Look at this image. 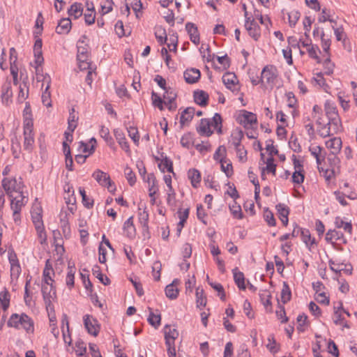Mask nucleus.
Segmentation results:
<instances>
[{
    "label": "nucleus",
    "instance_id": "f257e3e1",
    "mask_svg": "<svg viewBox=\"0 0 357 357\" xmlns=\"http://www.w3.org/2000/svg\"><path fill=\"white\" fill-rule=\"evenodd\" d=\"M328 122L324 120L323 126L317 128V132L321 137H326L337 133L341 128V121L334 103L326 101L324 105Z\"/></svg>",
    "mask_w": 357,
    "mask_h": 357
},
{
    "label": "nucleus",
    "instance_id": "f03ea898",
    "mask_svg": "<svg viewBox=\"0 0 357 357\" xmlns=\"http://www.w3.org/2000/svg\"><path fill=\"white\" fill-rule=\"evenodd\" d=\"M33 223L37 231L40 244L46 243V234L42 220V208L38 204H34L31 211Z\"/></svg>",
    "mask_w": 357,
    "mask_h": 357
},
{
    "label": "nucleus",
    "instance_id": "7ed1b4c3",
    "mask_svg": "<svg viewBox=\"0 0 357 357\" xmlns=\"http://www.w3.org/2000/svg\"><path fill=\"white\" fill-rule=\"evenodd\" d=\"M277 68L271 65L266 66L261 73V83L266 88L272 89L278 81Z\"/></svg>",
    "mask_w": 357,
    "mask_h": 357
},
{
    "label": "nucleus",
    "instance_id": "20e7f679",
    "mask_svg": "<svg viewBox=\"0 0 357 357\" xmlns=\"http://www.w3.org/2000/svg\"><path fill=\"white\" fill-rule=\"evenodd\" d=\"M2 185L8 196L11 194L19 192L20 190L23 189V183L21 178L18 179L16 178H6L2 181Z\"/></svg>",
    "mask_w": 357,
    "mask_h": 357
},
{
    "label": "nucleus",
    "instance_id": "39448f33",
    "mask_svg": "<svg viewBox=\"0 0 357 357\" xmlns=\"http://www.w3.org/2000/svg\"><path fill=\"white\" fill-rule=\"evenodd\" d=\"M83 321L87 332L94 337H96L100 330V325L99 324L98 321L90 314L84 315Z\"/></svg>",
    "mask_w": 357,
    "mask_h": 357
},
{
    "label": "nucleus",
    "instance_id": "423d86ee",
    "mask_svg": "<svg viewBox=\"0 0 357 357\" xmlns=\"http://www.w3.org/2000/svg\"><path fill=\"white\" fill-rule=\"evenodd\" d=\"M237 121L246 128H252L257 124V116L252 112L242 110L237 117Z\"/></svg>",
    "mask_w": 357,
    "mask_h": 357
},
{
    "label": "nucleus",
    "instance_id": "0eeeda50",
    "mask_svg": "<svg viewBox=\"0 0 357 357\" xmlns=\"http://www.w3.org/2000/svg\"><path fill=\"white\" fill-rule=\"evenodd\" d=\"M13 91L10 80L6 81L1 86V102L5 105H8L12 102Z\"/></svg>",
    "mask_w": 357,
    "mask_h": 357
},
{
    "label": "nucleus",
    "instance_id": "6e6552de",
    "mask_svg": "<svg viewBox=\"0 0 357 357\" xmlns=\"http://www.w3.org/2000/svg\"><path fill=\"white\" fill-rule=\"evenodd\" d=\"M163 331L166 345L174 344V342L178 338L179 335L178 331L176 328L175 326L166 325L164 327Z\"/></svg>",
    "mask_w": 357,
    "mask_h": 357
},
{
    "label": "nucleus",
    "instance_id": "1a4fd4ad",
    "mask_svg": "<svg viewBox=\"0 0 357 357\" xmlns=\"http://www.w3.org/2000/svg\"><path fill=\"white\" fill-rule=\"evenodd\" d=\"M42 294L47 307L51 305L52 301L56 296L55 287L53 284H43Z\"/></svg>",
    "mask_w": 357,
    "mask_h": 357
},
{
    "label": "nucleus",
    "instance_id": "9d476101",
    "mask_svg": "<svg viewBox=\"0 0 357 357\" xmlns=\"http://www.w3.org/2000/svg\"><path fill=\"white\" fill-rule=\"evenodd\" d=\"M245 26L249 35L255 40H257L261 33L259 26L255 20H250V17H248L245 21Z\"/></svg>",
    "mask_w": 357,
    "mask_h": 357
},
{
    "label": "nucleus",
    "instance_id": "9b49d317",
    "mask_svg": "<svg viewBox=\"0 0 357 357\" xmlns=\"http://www.w3.org/2000/svg\"><path fill=\"white\" fill-rule=\"evenodd\" d=\"M222 82L225 86L232 91H235L238 89L237 86L238 79L234 73H226L222 76Z\"/></svg>",
    "mask_w": 357,
    "mask_h": 357
},
{
    "label": "nucleus",
    "instance_id": "f8f14e48",
    "mask_svg": "<svg viewBox=\"0 0 357 357\" xmlns=\"http://www.w3.org/2000/svg\"><path fill=\"white\" fill-rule=\"evenodd\" d=\"M50 82H51L50 77L47 75L44 76L43 86L44 85L45 83H46L47 85L45 86L44 91L42 93L41 98H42V102H43V105L47 107L52 106L51 95H50V92L49 91L50 87Z\"/></svg>",
    "mask_w": 357,
    "mask_h": 357
},
{
    "label": "nucleus",
    "instance_id": "ddd939ff",
    "mask_svg": "<svg viewBox=\"0 0 357 357\" xmlns=\"http://www.w3.org/2000/svg\"><path fill=\"white\" fill-rule=\"evenodd\" d=\"M24 148L28 151H31L34 143L33 127H24Z\"/></svg>",
    "mask_w": 357,
    "mask_h": 357
},
{
    "label": "nucleus",
    "instance_id": "4468645a",
    "mask_svg": "<svg viewBox=\"0 0 357 357\" xmlns=\"http://www.w3.org/2000/svg\"><path fill=\"white\" fill-rule=\"evenodd\" d=\"M54 275V271L52 268V265L50 263V260H47L45 263V266L43 273V284H53L54 283V280L53 279V276Z\"/></svg>",
    "mask_w": 357,
    "mask_h": 357
},
{
    "label": "nucleus",
    "instance_id": "2eb2a0df",
    "mask_svg": "<svg viewBox=\"0 0 357 357\" xmlns=\"http://www.w3.org/2000/svg\"><path fill=\"white\" fill-rule=\"evenodd\" d=\"M176 94L170 89L165 90L163 95L164 104L167 105L169 110L175 109L176 107L174 100L176 99Z\"/></svg>",
    "mask_w": 357,
    "mask_h": 357
},
{
    "label": "nucleus",
    "instance_id": "dca6fc26",
    "mask_svg": "<svg viewBox=\"0 0 357 357\" xmlns=\"http://www.w3.org/2000/svg\"><path fill=\"white\" fill-rule=\"evenodd\" d=\"M326 146L332 155H337L342 148V140L339 137H333L326 142Z\"/></svg>",
    "mask_w": 357,
    "mask_h": 357
},
{
    "label": "nucleus",
    "instance_id": "f3484780",
    "mask_svg": "<svg viewBox=\"0 0 357 357\" xmlns=\"http://www.w3.org/2000/svg\"><path fill=\"white\" fill-rule=\"evenodd\" d=\"M179 284L180 281L178 279H174L171 284L166 287L165 294L167 298L173 300L178 297L179 293L178 286Z\"/></svg>",
    "mask_w": 357,
    "mask_h": 357
},
{
    "label": "nucleus",
    "instance_id": "a211bd4d",
    "mask_svg": "<svg viewBox=\"0 0 357 357\" xmlns=\"http://www.w3.org/2000/svg\"><path fill=\"white\" fill-rule=\"evenodd\" d=\"M26 314H24V313H22V314H17V313H15V314H13L8 322H7V325L8 327H12V328H15L16 329H20L21 328V326L22 325V323L24 321H22V318H25L26 317Z\"/></svg>",
    "mask_w": 357,
    "mask_h": 357
},
{
    "label": "nucleus",
    "instance_id": "6ab92c4d",
    "mask_svg": "<svg viewBox=\"0 0 357 357\" xmlns=\"http://www.w3.org/2000/svg\"><path fill=\"white\" fill-rule=\"evenodd\" d=\"M201 73L198 69H188L184 72V78L187 83L194 84L200 78Z\"/></svg>",
    "mask_w": 357,
    "mask_h": 357
},
{
    "label": "nucleus",
    "instance_id": "aec40b11",
    "mask_svg": "<svg viewBox=\"0 0 357 357\" xmlns=\"http://www.w3.org/2000/svg\"><path fill=\"white\" fill-rule=\"evenodd\" d=\"M185 29L188 31L190 40L195 45L199 43V34L197 30V27L191 22H188L185 24Z\"/></svg>",
    "mask_w": 357,
    "mask_h": 357
},
{
    "label": "nucleus",
    "instance_id": "412c9836",
    "mask_svg": "<svg viewBox=\"0 0 357 357\" xmlns=\"http://www.w3.org/2000/svg\"><path fill=\"white\" fill-rule=\"evenodd\" d=\"M123 231L129 238H134L136 235V229L133 223V217H130L123 224Z\"/></svg>",
    "mask_w": 357,
    "mask_h": 357
},
{
    "label": "nucleus",
    "instance_id": "4be33fe9",
    "mask_svg": "<svg viewBox=\"0 0 357 357\" xmlns=\"http://www.w3.org/2000/svg\"><path fill=\"white\" fill-rule=\"evenodd\" d=\"M211 123L209 119H202L200 121V124L197 128V132L201 135L210 136L213 133V130L211 129Z\"/></svg>",
    "mask_w": 357,
    "mask_h": 357
},
{
    "label": "nucleus",
    "instance_id": "5701e85b",
    "mask_svg": "<svg viewBox=\"0 0 357 357\" xmlns=\"http://www.w3.org/2000/svg\"><path fill=\"white\" fill-rule=\"evenodd\" d=\"M276 209L279 214V218L284 226L288 224V215L289 214V208L284 204H278L276 205Z\"/></svg>",
    "mask_w": 357,
    "mask_h": 357
},
{
    "label": "nucleus",
    "instance_id": "b1692460",
    "mask_svg": "<svg viewBox=\"0 0 357 357\" xmlns=\"http://www.w3.org/2000/svg\"><path fill=\"white\" fill-rule=\"evenodd\" d=\"M42 45V40L40 38L36 39L33 46V53L36 58L35 61L38 66L41 65V63L43 62Z\"/></svg>",
    "mask_w": 357,
    "mask_h": 357
},
{
    "label": "nucleus",
    "instance_id": "393cba45",
    "mask_svg": "<svg viewBox=\"0 0 357 357\" xmlns=\"http://www.w3.org/2000/svg\"><path fill=\"white\" fill-rule=\"evenodd\" d=\"M71 24V21L69 18H63L59 22L56 28V32L59 34H66L70 31Z\"/></svg>",
    "mask_w": 357,
    "mask_h": 357
},
{
    "label": "nucleus",
    "instance_id": "a878e982",
    "mask_svg": "<svg viewBox=\"0 0 357 357\" xmlns=\"http://www.w3.org/2000/svg\"><path fill=\"white\" fill-rule=\"evenodd\" d=\"M24 127H33V115L30 104L26 102L25 107L23 110Z\"/></svg>",
    "mask_w": 357,
    "mask_h": 357
},
{
    "label": "nucleus",
    "instance_id": "bb28decb",
    "mask_svg": "<svg viewBox=\"0 0 357 357\" xmlns=\"http://www.w3.org/2000/svg\"><path fill=\"white\" fill-rule=\"evenodd\" d=\"M93 177L100 185L102 186H106L109 183L110 179L109 176L107 173L103 172L100 169L93 172Z\"/></svg>",
    "mask_w": 357,
    "mask_h": 357
},
{
    "label": "nucleus",
    "instance_id": "cd10ccee",
    "mask_svg": "<svg viewBox=\"0 0 357 357\" xmlns=\"http://www.w3.org/2000/svg\"><path fill=\"white\" fill-rule=\"evenodd\" d=\"M195 102L200 106H206L208 103V95L204 91H198L194 93Z\"/></svg>",
    "mask_w": 357,
    "mask_h": 357
},
{
    "label": "nucleus",
    "instance_id": "c85d7f7f",
    "mask_svg": "<svg viewBox=\"0 0 357 357\" xmlns=\"http://www.w3.org/2000/svg\"><path fill=\"white\" fill-rule=\"evenodd\" d=\"M10 295L9 291L3 288L0 291V304L3 311H6L10 305Z\"/></svg>",
    "mask_w": 357,
    "mask_h": 357
},
{
    "label": "nucleus",
    "instance_id": "c756f323",
    "mask_svg": "<svg viewBox=\"0 0 357 357\" xmlns=\"http://www.w3.org/2000/svg\"><path fill=\"white\" fill-rule=\"evenodd\" d=\"M195 109L193 107H187L181 114L180 123L182 126L190 122L195 114Z\"/></svg>",
    "mask_w": 357,
    "mask_h": 357
},
{
    "label": "nucleus",
    "instance_id": "7c9ffc66",
    "mask_svg": "<svg viewBox=\"0 0 357 357\" xmlns=\"http://www.w3.org/2000/svg\"><path fill=\"white\" fill-rule=\"evenodd\" d=\"M76 272V268L75 266H71L69 263L68 267V273L66 278V284L69 289H72L74 287L75 274Z\"/></svg>",
    "mask_w": 357,
    "mask_h": 357
},
{
    "label": "nucleus",
    "instance_id": "2f4dec72",
    "mask_svg": "<svg viewBox=\"0 0 357 357\" xmlns=\"http://www.w3.org/2000/svg\"><path fill=\"white\" fill-rule=\"evenodd\" d=\"M233 273L234 282L238 287L240 289L245 290L246 287L245 284L244 274L241 271H238L237 268L233 270Z\"/></svg>",
    "mask_w": 357,
    "mask_h": 357
},
{
    "label": "nucleus",
    "instance_id": "473e14b6",
    "mask_svg": "<svg viewBox=\"0 0 357 357\" xmlns=\"http://www.w3.org/2000/svg\"><path fill=\"white\" fill-rule=\"evenodd\" d=\"M68 15L75 19L79 18L83 13V7L81 3H74L68 10Z\"/></svg>",
    "mask_w": 357,
    "mask_h": 357
},
{
    "label": "nucleus",
    "instance_id": "72a5a7b5",
    "mask_svg": "<svg viewBox=\"0 0 357 357\" xmlns=\"http://www.w3.org/2000/svg\"><path fill=\"white\" fill-rule=\"evenodd\" d=\"M177 213H178V218H179V222L177 226V231H178V232L180 233L181 229H183L188 218L189 209L185 208L183 211L180 209V210H178Z\"/></svg>",
    "mask_w": 357,
    "mask_h": 357
},
{
    "label": "nucleus",
    "instance_id": "f704fd0d",
    "mask_svg": "<svg viewBox=\"0 0 357 357\" xmlns=\"http://www.w3.org/2000/svg\"><path fill=\"white\" fill-rule=\"evenodd\" d=\"M312 116L316 119V123L318 126L317 128L324 126V120L322 116V109L321 107L317 105L313 107Z\"/></svg>",
    "mask_w": 357,
    "mask_h": 357
},
{
    "label": "nucleus",
    "instance_id": "c9c22d12",
    "mask_svg": "<svg viewBox=\"0 0 357 357\" xmlns=\"http://www.w3.org/2000/svg\"><path fill=\"white\" fill-rule=\"evenodd\" d=\"M22 319L24 321L21 326V328H23L28 334H33L34 333V322L33 319L28 315L26 317Z\"/></svg>",
    "mask_w": 357,
    "mask_h": 357
},
{
    "label": "nucleus",
    "instance_id": "e433bc0d",
    "mask_svg": "<svg viewBox=\"0 0 357 357\" xmlns=\"http://www.w3.org/2000/svg\"><path fill=\"white\" fill-rule=\"evenodd\" d=\"M188 178L191 181L192 185L194 188H197V185L201 181V175L198 170L197 169H190L188 172Z\"/></svg>",
    "mask_w": 357,
    "mask_h": 357
},
{
    "label": "nucleus",
    "instance_id": "4c0bfd02",
    "mask_svg": "<svg viewBox=\"0 0 357 357\" xmlns=\"http://www.w3.org/2000/svg\"><path fill=\"white\" fill-rule=\"evenodd\" d=\"M196 303L197 307H205L206 305V297L204 296V289L199 287L196 289Z\"/></svg>",
    "mask_w": 357,
    "mask_h": 357
},
{
    "label": "nucleus",
    "instance_id": "58836bf2",
    "mask_svg": "<svg viewBox=\"0 0 357 357\" xmlns=\"http://www.w3.org/2000/svg\"><path fill=\"white\" fill-rule=\"evenodd\" d=\"M78 116L75 114V109L72 108L70 110L69 117L68 119V129L73 132L77 126Z\"/></svg>",
    "mask_w": 357,
    "mask_h": 357
},
{
    "label": "nucleus",
    "instance_id": "ea45409f",
    "mask_svg": "<svg viewBox=\"0 0 357 357\" xmlns=\"http://www.w3.org/2000/svg\"><path fill=\"white\" fill-rule=\"evenodd\" d=\"M342 303H340L337 306H334L333 322L336 325H342L344 321V318L342 316Z\"/></svg>",
    "mask_w": 357,
    "mask_h": 357
},
{
    "label": "nucleus",
    "instance_id": "a19ab883",
    "mask_svg": "<svg viewBox=\"0 0 357 357\" xmlns=\"http://www.w3.org/2000/svg\"><path fill=\"white\" fill-rule=\"evenodd\" d=\"M149 316L148 317V322L153 326L155 328H158V327L160 325L161 317L160 314H155L152 309L149 307Z\"/></svg>",
    "mask_w": 357,
    "mask_h": 357
},
{
    "label": "nucleus",
    "instance_id": "79ce46f5",
    "mask_svg": "<svg viewBox=\"0 0 357 357\" xmlns=\"http://www.w3.org/2000/svg\"><path fill=\"white\" fill-rule=\"evenodd\" d=\"M29 96V87L27 86V83L25 82H23L22 84H20L19 86V93H18V101L22 102L24 100H26L28 98Z\"/></svg>",
    "mask_w": 357,
    "mask_h": 357
},
{
    "label": "nucleus",
    "instance_id": "37998d69",
    "mask_svg": "<svg viewBox=\"0 0 357 357\" xmlns=\"http://www.w3.org/2000/svg\"><path fill=\"white\" fill-rule=\"evenodd\" d=\"M221 164V169L226 174L227 177H229L233 174L232 165L230 161H227L225 158H221L220 160Z\"/></svg>",
    "mask_w": 357,
    "mask_h": 357
},
{
    "label": "nucleus",
    "instance_id": "c03bdc74",
    "mask_svg": "<svg viewBox=\"0 0 357 357\" xmlns=\"http://www.w3.org/2000/svg\"><path fill=\"white\" fill-rule=\"evenodd\" d=\"M291 293L290 288L287 282L283 283L282 289L281 291V301L283 303H286L290 301Z\"/></svg>",
    "mask_w": 357,
    "mask_h": 357
},
{
    "label": "nucleus",
    "instance_id": "a18cd8bd",
    "mask_svg": "<svg viewBox=\"0 0 357 357\" xmlns=\"http://www.w3.org/2000/svg\"><path fill=\"white\" fill-rule=\"evenodd\" d=\"M92 8L88 7L86 12L84 13V20L86 24L91 25L94 23L96 14L93 3H91Z\"/></svg>",
    "mask_w": 357,
    "mask_h": 357
},
{
    "label": "nucleus",
    "instance_id": "49530a36",
    "mask_svg": "<svg viewBox=\"0 0 357 357\" xmlns=\"http://www.w3.org/2000/svg\"><path fill=\"white\" fill-rule=\"evenodd\" d=\"M268 344H266L267 349L272 354H275L279 351V345L277 344L273 335H270L268 337Z\"/></svg>",
    "mask_w": 357,
    "mask_h": 357
},
{
    "label": "nucleus",
    "instance_id": "de8ad7c7",
    "mask_svg": "<svg viewBox=\"0 0 357 357\" xmlns=\"http://www.w3.org/2000/svg\"><path fill=\"white\" fill-rule=\"evenodd\" d=\"M232 137V144L234 145V148H240L241 146V141L242 138L243 137V133L240 130H236L233 132L231 135Z\"/></svg>",
    "mask_w": 357,
    "mask_h": 357
},
{
    "label": "nucleus",
    "instance_id": "09e8293b",
    "mask_svg": "<svg viewBox=\"0 0 357 357\" xmlns=\"http://www.w3.org/2000/svg\"><path fill=\"white\" fill-rule=\"evenodd\" d=\"M138 219L140 225H142L144 230L148 231L149 229V213L146 211L139 212L138 214Z\"/></svg>",
    "mask_w": 357,
    "mask_h": 357
},
{
    "label": "nucleus",
    "instance_id": "8fccbe9b",
    "mask_svg": "<svg viewBox=\"0 0 357 357\" xmlns=\"http://www.w3.org/2000/svg\"><path fill=\"white\" fill-rule=\"evenodd\" d=\"M155 36L157 39V41L160 44L163 45L167 41V34L166 31L164 29L161 27H158L155 31Z\"/></svg>",
    "mask_w": 357,
    "mask_h": 357
},
{
    "label": "nucleus",
    "instance_id": "3c124183",
    "mask_svg": "<svg viewBox=\"0 0 357 357\" xmlns=\"http://www.w3.org/2000/svg\"><path fill=\"white\" fill-rule=\"evenodd\" d=\"M115 137L121 149L126 152H129V145L123 134L116 132Z\"/></svg>",
    "mask_w": 357,
    "mask_h": 357
},
{
    "label": "nucleus",
    "instance_id": "603ef678",
    "mask_svg": "<svg viewBox=\"0 0 357 357\" xmlns=\"http://www.w3.org/2000/svg\"><path fill=\"white\" fill-rule=\"evenodd\" d=\"M342 234L335 229H330L326 234L325 239L328 243H333L334 241H337L340 238Z\"/></svg>",
    "mask_w": 357,
    "mask_h": 357
},
{
    "label": "nucleus",
    "instance_id": "864d4df0",
    "mask_svg": "<svg viewBox=\"0 0 357 357\" xmlns=\"http://www.w3.org/2000/svg\"><path fill=\"white\" fill-rule=\"evenodd\" d=\"M28 201V198H21L20 201L10 199V207L13 211H21L22 206H24Z\"/></svg>",
    "mask_w": 357,
    "mask_h": 357
},
{
    "label": "nucleus",
    "instance_id": "5fc2aeb1",
    "mask_svg": "<svg viewBox=\"0 0 357 357\" xmlns=\"http://www.w3.org/2000/svg\"><path fill=\"white\" fill-rule=\"evenodd\" d=\"M181 144L183 147L190 149L193 145V137L190 133L185 134L181 139Z\"/></svg>",
    "mask_w": 357,
    "mask_h": 357
},
{
    "label": "nucleus",
    "instance_id": "6e6d98bb",
    "mask_svg": "<svg viewBox=\"0 0 357 357\" xmlns=\"http://www.w3.org/2000/svg\"><path fill=\"white\" fill-rule=\"evenodd\" d=\"M159 168L163 172L167 170L169 172L174 173L172 162L167 158H165L161 161V162L159 164Z\"/></svg>",
    "mask_w": 357,
    "mask_h": 357
},
{
    "label": "nucleus",
    "instance_id": "4d7b16f0",
    "mask_svg": "<svg viewBox=\"0 0 357 357\" xmlns=\"http://www.w3.org/2000/svg\"><path fill=\"white\" fill-rule=\"evenodd\" d=\"M335 225L337 228H342L344 231L348 234H351L352 226L351 223L345 222L342 219L337 218L335 220Z\"/></svg>",
    "mask_w": 357,
    "mask_h": 357
},
{
    "label": "nucleus",
    "instance_id": "13d9d810",
    "mask_svg": "<svg viewBox=\"0 0 357 357\" xmlns=\"http://www.w3.org/2000/svg\"><path fill=\"white\" fill-rule=\"evenodd\" d=\"M264 171H266L268 173H272L273 175L275 174L276 165L274 164V159L273 157L267 158L266 166L262 171V176L264 175Z\"/></svg>",
    "mask_w": 357,
    "mask_h": 357
},
{
    "label": "nucleus",
    "instance_id": "bf43d9fd",
    "mask_svg": "<svg viewBox=\"0 0 357 357\" xmlns=\"http://www.w3.org/2000/svg\"><path fill=\"white\" fill-rule=\"evenodd\" d=\"M264 218L269 226L273 227L276 225V221L273 213L270 210H268V208L264 209Z\"/></svg>",
    "mask_w": 357,
    "mask_h": 357
},
{
    "label": "nucleus",
    "instance_id": "052dcab7",
    "mask_svg": "<svg viewBox=\"0 0 357 357\" xmlns=\"http://www.w3.org/2000/svg\"><path fill=\"white\" fill-rule=\"evenodd\" d=\"M309 151H310L311 154L316 158L317 163L318 165L321 164V154L322 151V148L319 146H310Z\"/></svg>",
    "mask_w": 357,
    "mask_h": 357
},
{
    "label": "nucleus",
    "instance_id": "680f3d73",
    "mask_svg": "<svg viewBox=\"0 0 357 357\" xmlns=\"http://www.w3.org/2000/svg\"><path fill=\"white\" fill-rule=\"evenodd\" d=\"M124 174L126 179L128 180V182L131 186H132L136 182V176L135 173L130 167H126L124 169Z\"/></svg>",
    "mask_w": 357,
    "mask_h": 357
},
{
    "label": "nucleus",
    "instance_id": "e2e57ef3",
    "mask_svg": "<svg viewBox=\"0 0 357 357\" xmlns=\"http://www.w3.org/2000/svg\"><path fill=\"white\" fill-rule=\"evenodd\" d=\"M302 239L307 247L312 245L314 243V238L311 237L308 230H303L301 231Z\"/></svg>",
    "mask_w": 357,
    "mask_h": 357
},
{
    "label": "nucleus",
    "instance_id": "0e129e2a",
    "mask_svg": "<svg viewBox=\"0 0 357 357\" xmlns=\"http://www.w3.org/2000/svg\"><path fill=\"white\" fill-rule=\"evenodd\" d=\"M152 100H153V105L155 107H157L160 110H163V104H164V100H162L156 93L154 91L152 92Z\"/></svg>",
    "mask_w": 357,
    "mask_h": 357
},
{
    "label": "nucleus",
    "instance_id": "69168bd1",
    "mask_svg": "<svg viewBox=\"0 0 357 357\" xmlns=\"http://www.w3.org/2000/svg\"><path fill=\"white\" fill-rule=\"evenodd\" d=\"M75 353L78 356H84L86 352V344L83 341L79 340L75 343Z\"/></svg>",
    "mask_w": 357,
    "mask_h": 357
},
{
    "label": "nucleus",
    "instance_id": "338daca9",
    "mask_svg": "<svg viewBox=\"0 0 357 357\" xmlns=\"http://www.w3.org/2000/svg\"><path fill=\"white\" fill-rule=\"evenodd\" d=\"M229 209L234 218L237 219L242 218L243 215L241 212V208L239 205H237L236 202L229 206Z\"/></svg>",
    "mask_w": 357,
    "mask_h": 357
},
{
    "label": "nucleus",
    "instance_id": "774afa93",
    "mask_svg": "<svg viewBox=\"0 0 357 357\" xmlns=\"http://www.w3.org/2000/svg\"><path fill=\"white\" fill-rule=\"evenodd\" d=\"M77 47V56L87 55L89 54L88 47H86V45L84 43V41L83 40H78Z\"/></svg>",
    "mask_w": 357,
    "mask_h": 357
}]
</instances>
